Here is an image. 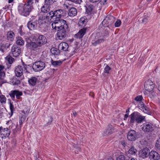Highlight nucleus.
<instances>
[{
	"instance_id": "f257e3e1",
	"label": "nucleus",
	"mask_w": 160,
	"mask_h": 160,
	"mask_svg": "<svg viewBox=\"0 0 160 160\" xmlns=\"http://www.w3.org/2000/svg\"><path fill=\"white\" fill-rule=\"evenodd\" d=\"M33 0H29L27 3L25 4H20L18 8L19 13L22 16L27 17L29 15L30 12L33 9L32 4Z\"/></svg>"
},
{
	"instance_id": "f03ea898",
	"label": "nucleus",
	"mask_w": 160,
	"mask_h": 160,
	"mask_svg": "<svg viewBox=\"0 0 160 160\" xmlns=\"http://www.w3.org/2000/svg\"><path fill=\"white\" fill-rule=\"evenodd\" d=\"M130 121L129 122L132 125L136 122L137 123H142L145 119V116H142L137 112H134L130 116Z\"/></svg>"
},
{
	"instance_id": "7ed1b4c3",
	"label": "nucleus",
	"mask_w": 160,
	"mask_h": 160,
	"mask_svg": "<svg viewBox=\"0 0 160 160\" xmlns=\"http://www.w3.org/2000/svg\"><path fill=\"white\" fill-rule=\"evenodd\" d=\"M63 11L62 9H58L53 11H51L47 14L48 18H50V19L54 20L55 19H59L61 18L63 13Z\"/></svg>"
},
{
	"instance_id": "20e7f679",
	"label": "nucleus",
	"mask_w": 160,
	"mask_h": 160,
	"mask_svg": "<svg viewBox=\"0 0 160 160\" xmlns=\"http://www.w3.org/2000/svg\"><path fill=\"white\" fill-rule=\"evenodd\" d=\"M44 61L40 59L35 62L33 64L32 68L35 72H39L43 69L45 67Z\"/></svg>"
},
{
	"instance_id": "39448f33",
	"label": "nucleus",
	"mask_w": 160,
	"mask_h": 160,
	"mask_svg": "<svg viewBox=\"0 0 160 160\" xmlns=\"http://www.w3.org/2000/svg\"><path fill=\"white\" fill-rule=\"evenodd\" d=\"M41 42H37V43L34 42H32V41H27L26 44L27 47L29 49L33 50L34 48H37L38 46H41L42 45L44 44L47 43V41H42Z\"/></svg>"
},
{
	"instance_id": "423d86ee",
	"label": "nucleus",
	"mask_w": 160,
	"mask_h": 160,
	"mask_svg": "<svg viewBox=\"0 0 160 160\" xmlns=\"http://www.w3.org/2000/svg\"><path fill=\"white\" fill-rule=\"evenodd\" d=\"M68 44L65 42L61 43L58 46V48L62 51L68 52V53H67L68 56L70 57L74 54L76 52L74 50L72 52H70V51L68 49ZM67 53H68L67 52Z\"/></svg>"
},
{
	"instance_id": "0eeeda50",
	"label": "nucleus",
	"mask_w": 160,
	"mask_h": 160,
	"mask_svg": "<svg viewBox=\"0 0 160 160\" xmlns=\"http://www.w3.org/2000/svg\"><path fill=\"white\" fill-rule=\"evenodd\" d=\"M138 136V133L136 131L131 129L128 133L127 138L130 141H134L137 138Z\"/></svg>"
},
{
	"instance_id": "6e6552de",
	"label": "nucleus",
	"mask_w": 160,
	"mask_h": 160,
	"mask_svg": "<svg viewBox=\"0 0 160 160\" xmlns=\"http://www.w3.org/2000/svg\"><path fill=\"white\" fill-rule=\"evenodd\" d=\"M9 94L12 99L14 100L15 98V96L17 99H20L21 98V97L23 95V93L22 92L19 90H14L11 91Z\"/></svg>"
},
{
	"instance_id": "1a4fd4ad",
	"label": "nucleus",
	"mask_w": 160,
	"mask_h": 160,
	"mask_svg": "<svg viewBox=\"0 0 160 160\" xmlns=\"http://www.w3.org/2000/svg\"><path fill=\"white\" fill-rule=\"evenodd\" d=\"M115 18L112 16H108L104 19L102 22V24L105 27H108L112 25L114 22Z\"/></svg>"
},
{
	"instance_id": "9d476101",
	"label": "nucleus",
	"mask_w": 160,
	"mask_h": 160,
	"mask_svg": "<svg viewBox=\"0 0 160 160\" xmlns=\"http://www.w3.org/2000/svg\"><path fill=\"white\" fill-rule=\"evenodd\" d=\"M35 18V17L34 16H32L27 24L28 27L30 30H34L36 29L37 26V20H34Z\"/></svg>"
},
{
	"instance_id": "9b49d317",
	"label": "nucleus",
	"mask_w": 160,
	"mask_h": 160,
	"mask_svg": "<svg viewBox=\"0 0 160 160\" xmlns=\"http://www.w3.org/2000/svg\"><path fill=\"white\" fill-rule=\"evenodd\" d=\"M21 52V50L20 47L16 45H13L10 52L13 57H17L18 56Z\"/></svg>"
},
{
	"instance_id": "f8f14e48",
	"label": "nucleus",
	"mask_w": 160,
	"mask_h": 160,
	"mask_svg": "<svg viewBox=\"0 0 160 160\" xmlns=\"http://www.w3.org/2000/svg\"><path fill=\"white\" fill-rule=\"evenodd\" d=\"M6 70V69L4 66L0 64V86L1 87L5 82L4 81V79L5 77Z\"/></svg>"
},
{
	"instance_id": "ddd939ff",
	"label": "nucleus",
	"mask_w": 160,
	"mask_h": 160,
	"mask_svg": "<svg viewBox=\"0 0 160 160\" xmlns=\"http://www.w3.org/2000/svg\"><path fill=\"white\" fill-rule=\"evenodd\" d=\"M144 88L145 90L148 92H151L153 91L154 87L153 82L150 80L146 81L144 83Z\"/></svg>"
},
{
	"instance_id": "4468645a",
	"label": "nucleus",
	"mask_w": 160,
	"mask_h": 160,
	"mask_svg": "<svg viewBox=\"0 0 160 160\" xmlns=\"http://www.w3.org/2000/svg\"><path fill=\"white\" fill-rule=\"evenodd\" d=\"M114 128L113 126L110 124L108 125L103 132V135L107 136L110 135L114 132Z\"/></svg>"
},
{
	"instance_id": "2eb2a0df",
	"label": "nucleus",
	"mask_w": 160,
	"mask_h": 160,
	"mask_svg": "<svg viewBox=\"0 0 160 160\" xmlns=\"http://www.w3.org/2000/svg\"><path fill=\"white\" fill-rule=\"evenodd\" d=\"M38 19V23L39 25V27L41 28H42V26H44L46 25L45 19H50V18H48L47 15L46 16L42 14L39 15Z\"/></svg>"
},
{
	"instance_id": "dca6fc26",
	"label": "nucleus",
	"mask_w": 160,
	"mask_h": 160,
	"mask_svg": "<svg viewBox=\"0 0 160 160\" xmlns=\"http://www.w3.org/2000/svg\"><path fill=\"white\" fill-rule=\"evenodd\" d=\"M148 156L150 160H159L160 159L159 154L155 151L152 150L150 152Z\"/></svg>"
},
{
	"instance_id": "f3484780",
	"label": "nucleus",
	"mask_w": 160,
	"mask_h": 160,
	"mask_svg": "<svg viewBox=\"0 0 160 160\" xmlns=\"http://www.w3.org/2000/svg\"><path fill=\"white\" fill-rule=\"evenodd\" d=\"M153 125L149 122H146L143 124L142 127V130L144 132H150L153 130Z\"/></svg>"
},
{
	"instance_id": "a211bd4d",
	"label": "nucleus",
	"mask_w": 160,
	"mask_h": 160,
	"mask_svg": "<svg viewBox=\"0 0 160 160\" xmlns=\"http://www.w3.org/2000/svg\"><path fill=\"white\" fill-rule=\"evenodd\" d=\"M0 134L2 136V138L8 137L9 136L11 131L8 128H3L2 127H0Z\"/></svg>"
},
{
	"instance_id": "6ab92c4d",
	"label": "nucleus",
	"mask_w": 160,
	"mask_h": 160,
	"mask_svg": "<svg viewBox=\"0 0 160 160\" xmlns=\"http://www.w3.org/2000/svg\"><path fill=\"white\" fill-rule=\"evenodd\" d=\"M22 26L20 27L19 28L18 30V33L20 34L21 36H18L16 38L17 40H23V39L27 40L28 37L26 36V35L25 33L23 32L22 30Z\"/></svg>"
},
{
	"instance_id": "aec40b11",
	"label": "nucleus",
	"mask_w": 160,
	"mask_h": 160,
	"mask_svg": "<svg viewBox=\"0 0 160 160\" xmlns=\"http://www.w3.org/2000/svg\"><path fill=\"white\" fill-rule=\"evenodd\" d=\"M87 29V28H83L81 29L77 33L74 35V37L77 39L82 38L86 33Z\"/></svg>"
},
{
	"instance_id": "412c9836",
	"label": "nucleus",
	"mask_w": 160,
	"mask_h": 160,
	"mask_svg": "<svg viewBox=\"0 0 160 160\" xmlns=\"http://www.w3.org/2000/svg\"><path fill=\"white\" fill-rule=\"evenodd\" d=\"M31 39L35 40H45L46 38L44 35L37 33L32 34L29 39Z\"/></svg>"
},
{
	"instance_id": "4be33fe9",
	"label": "nucleus",
	"mask_w": 160,
	"mask_h": 160,
	"mask_svg": "<svg viewBox=\"0 0 160 160\" xmlns=\"http://www.w3.org/2000/svg\"><path fill=\"white\" fill-rule=\"evenodd\" d=\"M23 69L22 66H18L16 67L14 71L16 76L18 77H20L23 74Z\"/></svg>"
},
{
	"instance_id": "5701e85b",
	"label": "nucleus",
	"mask_w": 160,
	"mask_h": 160,
	"mask_svg": "<svg viewBox=\"0 0 160 160\" xmlns=\"http://www.w3.org/2000/svg\"><path fill=\"white\" fill-rule=\"evenodd\" d=\"M66 30L60 29L57 30V37L58 39L61 40L64 39L66 37Z\"/></svg>"
},
{
	"instance_id": "b1692460",
	"label": "nucleus",
	"mask_w": 160,
	"mask_h": 160,
	"mask_svg": "<svg viewBox=\"0 0 160 160\" xmlns=\"http://www.w3.org/2000/svg\"><path fill=\"white\" fill-rule=\"evenodd\" d=\"M52 28L55 30H60L61 28L60 19L55 20L54 22L52 24Z\"/></svg>"
},
{
	"instance_id": "393cba45",
	"label": "nucleus",
	"mask_w": 160,
	"mask_h": 160,
	"mask_svg": "<svg viewBox=\"0 0 160 160\" xmlns=\"http://www.w3.org/2000/svg\"><path fill=\"white\" fill-rule=\"evenodd\" d=\"M88 22V19L86 17L81 18L78 21V24L79 26L82 27H85Z\"/></svg>"
},
{
	"instance_id": "a878e982",
	"label": "nucleus",
	"mask_w": 160,
	"mask_h": 160,
	"mask_svg": "<svg viewBox=\"0 0 160 160\" xmlns=\"http://www.w3.org/2000/svg\"><path fill=\"white\" fill-rule=\"evenodd\" d=\"M149 151L148 148H145L139 152V156L143 158H147L148 156V153Z\"/></svg>"
},
{
	"instance_id": "bb28decb",
	"label": "nucleus",
	"mask_w": 160,
	"mask_h": 160,
	"mask_svg": "<svg viewBox=\"0 0 160 160\" xmlns=\"http://www.w3.org/2000/svg\"><path fill=\"white\" fill-rule=\"evenodd\" d=\"M86 8V12L88 15H91L93 13V11L94 8V6L91 4L87 5L85 6Z\"/></svg>"
},
{
	"instance_id": "cd10ccee",
	"label": "nucleus",
	"mask_w": 160,
	"mask_h": 160,
	"mask_svg": "<svg viewBox=\"0 0 160 160\" xmlns=\"http://www.w3.org/2000/svg\"><path fill=\"white\" fill-rule=\"evenodd\" d=\"M77 9L74 7H72L69 9L68 12V15L70 17H73L77 15Z\"/></svg>"
},
{
	"instance_id": "c85d7f7f",
	"label": "nucleus",
	"mask_w": 160,
	"mask_h": 160,
	"mask_svg": "<svg viewBox=\"0 0 160 160\" xmlns=\"http://www.w3.org/2000/svg\"><path fill=\"white\" fill-rule=\"evenodd\" d=\"M60 20L61 25V28H60V29L66 30L68 28L67 22L66 20L63 19H60Z\"/></svg>"
},
{
	"instance_id": "c756f323",
	"label": "nucleus",
	"mask_w": 160,
	"mask_h": 160,
	"mask_svg": "<svg viewBox=\"0 0 160 160\" xmlns=\"http://www.w3.org/2000/svg\"><path fill=\"white\" fill-rule=\"evenodd\" d=\"M38 81L37 78L35 77H32L28 79V82L30 86H34L36 85Z\"/></svg>"
},
{
	"instance_id": "7c9ffc66",
	"label": "nucleus",
	"mask_w": 160,
	"mask_h": 160,
	"mask_svg": "<svg viewBox=\"0 0 160 160\" xmlns=\"http://www.w3.org/2000/svg\"><path fill=\"white\" fill-rule=\"evenodd\" d=\"M50 51L52 54L55 57L58 56L60 53L59 49L55 48H52L50 50Z\"/></svg>"
},
{
	"instance_id": "2f4dec72",
	"label": "nucleus",
	"mask_w": 160,
	"mask_h": 160,
	"mask_svg": "<svg viewBox=\"0 0 160 160\" xmlns=\"http://www.w3.org/2000/svg\"><path fill=\"white\" fill-rule=\"evenodd\" d=\"M50 8V6L49 4L44 3V5L41 8V11L44 13H47L49 11Z\"/></svg>"
},
{
	"instance_id": "473e14b6",
	"label": "nucleus",
	"mask_w": 160,
	"mask_h": 160,
	"mask_svg": "<svg viewBox=\"0 0 160 160\" xmlns=\"http://www.w3.org/2000/svg\"><path fill=\"white\" fill-rule=\"evenodd\" d=\"M7 35L8 40L10 39L11 40H12L14 39V38L15 37V34L14 32L12 31H8L7 33Z\"/></svg>"
},
{
	"instance_id": "72a5a7b5",
	"label": "nucleus",
	"mask_w": 160,
	"mask_h": 160,
	"mask_svg": "<svg viewBox=\"0 0 160 160\" xmlns=\"http://www.w3.org/2000/svg\"><path fill=\"white\" fill-rule=\"evenodd\" d=\"M51 63L53 66L56 67L61 65L62 63V62L60 60L54 61L52 59L51 60Z\"/></svg>"
},
{
	"instance_id": "f704fd0d",
	"label": "nucleus",
	"mask_w": 160,
	"mask_h": 160,
	"mask_svg": "<svg viewBox=\"0 0 160 160\" xmlns=\"http://www.w3.org/2000/svg\"><path fill=\"white\" fill-rule=\"evenodd\" d=\"M5 59L10 64H12L13 62L14 61V58H12L10 55H8L5 58Z\"/></svg>"
},
{
	"instance_id": "c9c22d12",
	"label": "nucleus",
	"mask_w": 160,
	"mask_h": 160,
	"mask_svg": "<svg viewBox=\"0 0 160 160\" xmlns=\"http://www.w3.org/2000/svg\"><path fill=\"white\" fill-rule=\"evenodd\" d=\"M21 80L17 78H15L12 79V83L14 85H18L20 84Z\"/></svg>"
},
{
	"instance_id": "e433bc0d",
	"label": "nucleus",
	"mask_w": 160,
	"mask_h": 160,
	"mask_svg": "<svg viewBox=\"0 0 160 160\" xmlns=\"http://www.w3.org/2000/svg\"><path fill=\"white\" fill-rule=\"evenodd\" d=\"M137 151L133 147H132L128 151V153L135 155L136 154Z\"/></svg>"
},
{
	"instance_id": "4c0bfd02",
	"label": "nucleus",
	"mask_w": 160,
	"mask_h": 160,
	"mask_svg": "<svg viewBox=\"0 0 160 160\" xmlns=\"http://www.w3.org/2000/svg\"><path fill=\"white\" fill-rule=\"evenodd\" d=\"M6 99L4 95L2 94L0 95V102L1 103H5L6 102Z\"/></svg>"
},
{
	"instance_id": "58836bf2",
	"label": "nucleus",
	"mask_w": 160,
	"mask_h": 160,
	"mask_svg": "<svg viewBox=\"0 0 160 160\" xmlns=\"http://www.w3.org/2000/svg\"><path fill=\"white\" fill-rule=\"evenodd\" d=\"M11 45V44L9 42H7L2 43L1 46L2 48H4L6 49L7 48H9Z\"/></svg>"
},
{
	"instance_id": "ea45409f",
	"label": "nucleus",
	"mask_w": 160,
	"mask_h": 160,
	"mask_svg": "<svg viewBox=\"0 0 160 160\" xmlns=\"http://www.w3.org/2000/svg\"><path fill=\"white\" fill-rule=\"evenodd\" d=\"M143 99L142 97V95H138L135 98L134 100L137 102H141Z\"/></svg>"
},
{
	"instance_id": "a19ab883",
	"label": "nucleus",
	"mask_w": 160,
	"mask_h": 160,
	"mask_svg": "<svg viewBox=\"0 0 160 160\" xmlns=\"http://www.w3.org/2000/svg\"><path fill=\"white\" fill-rule=\"evenodd\" d=\"M25 120V117L23 115H22L21 116H20L19 122L20 125H22L23 122Z\"/></svg>"
},
{
	"instance_id": "79ce46f5",
	"label": "nucleus",
	"mask_w": 160,
	"mask_h": 160,
	"mask_svg": "<svg viewBox=\"0 0 160 160\" xmlns=\"http://www.w3.org/2000/svg\"><path fill=\"white\" fill-rule=\"evenodd\" d=\"M111 69V68L109 67L108 65H106L104 68V72L105 73H109V71Z\"/></svg>"
},
{
	"instance_id": "37998d69",
	"label": "nucleus",
	"mask_w": 160,
	"mask_h": 160,
	"mask_svg": "<svg viewBox=\"0 0 160 160\" xmlns=\"http://www.w3.org/2000/svg\"><path fill=\"white\" fill-rule=\"evenodd\" d=\"M55 1V0H45L44 3H45L48 4L49 6H50V5L52 4Z\"/></svg>"
},
{
	"instance_id": "c03bdc74",
	"label": "nucleus",
	"mask_w": 160,
	"mask_h": 160,
	"mask_svg": "<svg viewBox=\"0 0 160 160\" xmlns=\"http://www.w3.org/2000/svg\"><path fill=\"white\" fill-rule=\"evenodd\" d=\"M144 113H149V110L148 108L145 106L141 110Z\"/></svg>"
},
{
	"instance_id": "a18cd8bd",
	"label": "nucleus",
	"mask_w": 160,
	"mask_h": 160,
	"mask_svg": "<svg viewBox=\"0 0 160 160\" xmlns=\"http://www.w3.org/2000/svg\"><path fill=\"white\" fill-rule=\"evenodd\" d=\"M145 106L144 103L142 102H140L138 105V107L141 110Z\"/></svg>"
},
{
	"instance_id": "49530a36",
	"label": "nucleus",
	"mask_w": 160,
	"mask_h": 160,
	"mask_svg": "<svg viewBox=\"0 0 160 160\" xmlns=\"http://www.w3.org/2000/svg\"><path fill=\"white\" fill-rule=\"evenodd\" d=\"M156 147L160 150V138L157 140L156 143Z\"/></svg>"
},
{
	"instance_id": "de8ad7c7",
	"label": "nucleus",
	"mask_w": 160,
	"mask_h": 160,
	"mask_svg": "<svg viewBox=\"0 0 160 160\" xmlns=\"http://www.w3.org/2000/svg\"><path fill=\"white\" fill-rule=\"evenodd\" d=\"M117 160H126L125 158L123 155H119L117 158Z\"/></svg>"
},
{
	"instance_id": "09e8293b",
	"label": "nucleus",
	"mask_w": 160,
	"mask_h": 160,
	"mask_svg": "<svg viewBox=\"0 0 160 160\" xmlns=\"http://www.w3.org/2000/svg\"><path fill=\"white\" fill-rule=\"evenodd\" d=\"M121 24V22L119 19H118L115 23V27H118L120 26Z\"/></svg>"
},
{
	"instance_id": "8fccbe9b",
	"label": "nucleus",
	"mask_w": 160,
	"mask_h": 160,
	"mask_svg": "<svg viewBox=\"0 0 160 160\" xmlns=\"http://www.w3.org/2000/svg\"><path fill=\"white\" fill-rule=\"evenodd\" d=\"M9 104L10 105V108L11 111V113H13V112L14 110V106L12 104L11 102H9Z\"/></svg>"
},
{
	"instance_id": "3c124183",
	"label": "nucleus",
	"mask_w": 160,
	"mask_h": 160,
	"mask_svg": "<svg viewBox=\"0 0 160 160\" xmlns=\"http://www.w3.org/2000/svg\"><path fill=\"white\" fill-rule=\"evenodd\" d=\"M100 43V41H92V44L95 46Z\"/></svg>"
},
{
	"instance_id": "603ef678",
	"label": "nucleus",
	"mask_w": 160,
	"mask_h": 160,
	"mask_svg": "<svg viewBox=\"0 0 160 160\" xmlns=\"http://www.w3.org/2000/svg\"><path fill=\"white\" fill-rule=\"evenodd\" d=\"M16 43L18 45L22 46L24 43V41H16Z\"/></svg>"
},
{
	"instance_id": "864d4df0",
	"label": "nucleus",
	"mask_w": 160,
	"mask_h": 160,
	"mask_svg": "<svg viewBox=\"0 0 160 160\" xmlns=\"http://www.w3.org/2000/svg\"><path fill=\"white\" fill-rule=\"evenodd\" d=\"M63 7L65 9H68L69 8V6L68 3L65 2L63 4Z\"/></svg>"
},
{
	"instance_id": "5fc2aeb1",
	"label": "nucleus",
	"mask_w": 160,
	"mask_h": 160,
	"mask_svg": "<svg viewBox=\"0 0 160 160\" xmlns=\"http://www.w3.org/2000/svg\"><path fill=\"white\" fill-rule=\"evenodd\" d=\"M105 34L104 36H107L109 34V30L108 28L104 29Z\"/></svg>"
},
{
	"instance_id": "6e6d98bb",
	"label": "nucleus",
	"mask_w": 160,
	"mask_h": 160,
	"mask_svg": "<svg viewBox=\"0 0 160 160\" xmlns=\"http://www.w3.org/2000/svg\"><path fill=\"white\" fill-rule=\"evenodd\" d=\"M107 0H100L98 2L100 3L101 4H104L106 2Z\"/></svg>"
},
{
	"instance_id": "4d7b16f0",
	"label": "nucleus",
	"mask_w": 160,
	"mask_h": 160,
	"mask_svg": "<svg viewBox=\"0 0 160 160\" xmlns=\"http://www.w3.org/2000/svg\"><path fill=\"white\" fill-rule=\"evenodd\" d=\"M148 22V19L147 18H144L142 20V22L146 23Z\"/></svg>"
},
{
	"instance_id": "13d9d810",
	"label": "nucleus",
	"mask_w": 160,
	"mask_h": 160,
	"mask_svg": "<svg viewBox=\"0 0 160 160\" xmlns=\"http://www.w3.org/2000/svg\"><path fill=\"white\" fill-rule=\"evenodd\" d=\"M29 112V110L25 111L24 110L22 111V112L25 115H27Z\"/></svg>"
},
{
	"instance_id": "bf43d9fd",
	"label": "nucleus",
	"mask_w": 160,
	"mask_h": 160,
	"mask_svg": "<svg viewBox=\"0 0 160 160\" xmlns=\"http://www.w3.org/2000/svg\"><path fill=\"white\" fill-rule=\"evenodd\" d=\"M128 117V113H126V114H125L124 115V120H126L127 118Z\"/></svg>"
},
{
	"instance_id": "052dcab7",
	"label": "nucleus",
	"mask_w": 160,
	"mask_h": 160,
	"mask_svg": "<svg viewBox=\"0 0 160 160\" xmlns=\"http://www.w3.org/2000/svg\"><path fill=\"white\" fill-rule=\"evenodd\" d=\"M6 48H2L1 46L0 47V50L2 51V52H4L5 50L4 49H5Z\"/></svg>"
},
{
	"instance_id": "680f3d73",
	"label": "nucleus",
	"mask_w": 160,
	"mask_h": 160,
	"mask_svg": "<svg viewBox=\"0 0 160 160\" xmlns=\"http://www.w3.org/2000/svg\"><path fill=\"white\" fill-rule=\"evenodd\" d=\"M72 113L73 115V116L74 117H76V116L77 115V113L75 111V110L73 111H72Z\"/></svg>"
},
{
	"instance_id": "e2e57ef3",
	"label": "nucleus",
	"mask_w": 160,
	"mask_h": 160,
	"mask_svg": "<svg viewBox=\"0 0 160 160\" xmlns=\"http://www.w3.org/2000/svg\"><path fill=\"white\" fill-rule=\"evenodd\" d=\"M53 121V118L52 117H50V119L49 120V122H48V123L50 122V123H51Z\"/></svg>"
},
{
	"instance_id": "0e129e2a",
	"label": "nucleus",
	"mask_w": 160,
	"mask_h": 160,
	"mask_svg": "<svg viewBox=\"0 0 160 160\" xmlns=\"http://www.w3.org/2000/svg\"><path fill=\"white\" fill-rule=\"evenodd\" d=\"M121 143L122 145L124 147H125L126 145V142L124 141H122Z\"/></svg>"
},
{
	"instance_id": "69168bd1",
	"label": "nucleus",
	"mask_w": 160,
	"mask_h": 160,
	"mask_svg": "<svg viewBox=\"0 0 160 160\" xmlns=\"http://www.w3.org/2000/svg\"><path fill=\"white\" fill-rule=\"evenodd\" d=\"M129 112V109H128L126 110V112L127 113H128H128Z\"/></svg>"
},
{
	"instance_id": "338daca9",
	"label": "nucleus",
	"mask_w": 160,
	"mask_h": 160,
	"mask_svg": "<svg viewBox=\"0 0 160 160\" xmlns=\"http://www.w3.org/2000/svg\"><path fill=\"white\" fill-rule=\"evenodd\" d=\"M13 0H8V3H11L13 2Z\"/></svg>"
},
{
	"instance_id": "774afa93",
	"label": "nucleus",
	"mask_w": 160,
	"mask_h": 160,
	"mask_svg": "<svg viewBox=\"0 0 160 160\" xmlns=\"http://www.w3.org/2000/svg\"><path fill=\"white\" fill-rule=\"evenodd\" d=\"M2 112L1 111H0V117H1L2 115Z\"/></svg>"
}]
</instances>
